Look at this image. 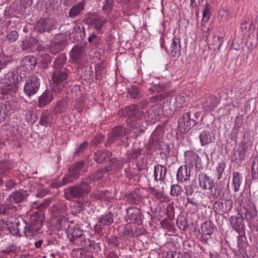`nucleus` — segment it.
<instances>
[{
    "label": "nucleus",
    "mask_w": 258,
    "mask_h": 258,
    "mask_svg": "<svg viewBox=\"0 0 258 258\" xmlns=\"http://www.w3.org/2000/svg\"><path fill=\"white\" fill-rule=\"evenodd\" d=\"M238 212L240 216H231L229 221L230 225L238 232L240 236L243 237L245 235V226L243 222L244 218L249 220L256 217L257 211L255 207L248 210L245 207L241 206L238 208Z\"/></svg>",
    "instance_id": "1"
},
{
    "label": "nucleus",
    "mask_w": 258,
    "mask_h": 258,
    "mask_svg": "<svg viewBox=\"0 0 258 258\" xmlns=\"http://www.w3.org/2000/svg\"><path fill=\"white\" fill-rule=\"evenodd\" d=\"M91 186L87 181H82L81 184L75 185L64 189V197L67 200H71L74 198H78L88 194Z\"/></svg>",
    "instance_id": "2"
},
{
    "label": "nucleus",
    "mask_w": 258,
    "mask_h": 258,
    "mask_svg": "<svg viewBox=\"0 0 258 258\" xmlns=\"http://www.w3.org/2000/svg\"><path fill=\"white\" fill-rule=\"evenodd\" d=\"M69 71L66 68L54 69L52 74V90L55 92L62 90L67 83Z\"/></svg>",
    "instance_id": "3"
},
{
    "label": "nucleus",
    "mask_w": 258,
    "mask_h": 258,
    "mask_svg": "<svg viewBox=\"0 0 258 258\" xmlns=\"http://www.w3.org/2000/svg\"><path fill=\"white\" fill-rule=\"evenodd\" d=\"M15 223L18 225L17 230L12 229V234L17 236H21V233H34L39 230V226L40 223L36 221V224L31 223L28 225L22 218H15Z\"/></svg>",
    "instance_id": "4"
},
{
    "label": "nucleus",
    "mask_w": 258,
    "mask_h": 258,
    "mask_svg": "<svg viewBox=\"0 0 258 258\" xmlns=\"http://www.w3.org/2000/svg\"><path fill=\"white\" fill-rule=\"evenodd\" d=\"M197 114H182L178 120V132L186 133L197 123Z\"/></svg>",
    "instance_id": "5"
},
{
    "label": "nucleus",
    "mask_w": 258,
    "mask_h": 258,
    "mask_svg": "<svg viewBox=\"0 0 258 258\" xmlns=\"http://www.w3.org/2000/svg\"><path fill=\"white\" fill-rule=\"evenodd\" d=\"M232 205L231 200H220L214 203L213 209L216 213L223 215L231 209Z\"/></svg>",
    "instance_id": "6"
},
{
    "label": "nucleus",
    "mask_w": 258,
    "mask_h": 258,
    "mask_svg": "<svg viewBox=\"0 0 258 258\" xmlns=\"http://www.w3.org/2000/svg\"><path fill=\"white\" fill-rule=\"evenodd\" d=\"M39 79L33 77L28 79L24 87V91L29 96L34 95L38 90L40 86Z\"/></svg>",
    "instance_id": "7"
},
{
    "label": "nucleus",
    "mask_w": 258,
    "mask_h": 258,
    "mask_svg": "<svg viewBox=\"0 0 258 258\" xmlns=\"http://www.w3.org/2000/svg\"><path fill=\"white\" fill-rule=\"evenodd\" d=\"M54 26V21L51 18L40 19L35 27L36 31L40 33L50 32Z\"/></svg>",
    "instance_id": "8"
},
{
    "label": "nucleus",
    "mask_w": 258,
    "mask_h": 258,
    "mask_svg": "<svg viewBox=\"0 0 258 258\" xmlns=\"http://www.w3.org/2000/svg\"><path fill=\"white\" fill-rule=\"evenodd\" d=\"M85 55V48L81 45H76L71 51V58L74 62L80 63Z\"/></svg>",
    "instance_id": "9"
},
{
    "label": "nucleus",
    "mask_w": 258,
    "mask_h": 258,
    "mask_svg": "<svg viewBox=\"0 0 258 258\" xmlns=\"http://www.w3.org/2000/svg\"><path fill=\"white\" fill-rule=\"evenodd\" d=\"M126 130L122 126H116L113 128L112 132L108 135V143L111 144L118 139L126 134Z\"/></svg>",
    "instance_id": "10"
},
{
    "label": "nucleus",
    "mask_w": 258,
    "mask_h": 258,
    "mask_svg": "<svg viewBox=\"0 0 258 258\" xmlns=\"http://www.w3.org/2000/svg\"><path fill=\"white\" fill-rule=\"evenodd\" d=\"M199 180L200 187L203 189H209L212 191L214 187L213 180L206 174L200 173L199 175Z\"/></svg>",
    "instance_id": "11"
},
{
    "label": "nucleus",
    "mask_w": 258,
    "mask_h": 258,
    "mask_svg": "<svg viewBox=\"0 0 258 258\" xmlns=\"http://www.w3.org/2000/svg\"><path fill=\"white\" fill-rule=\"evenodd\" d=\"M36 64V59L32 55L25 56L21 63V69L25 72L33 70Z\"/></svg>",
    "instance_id": "12"
},
{
    "label": "nucleus",
    "mask_w": 258,
    "mask_h": 258,
    "mask_svg": "<svg viewBox=\"0 0 258 258\" xmlns=\"http://www.w3.org/2000/svg\"><path fill=\"white\" fill-rule=\"evenodd\" d=\"M127 218L126 221L128 223H137L141 220V210L139 208L131 207L126 209Z\"/></svg>",
    "instance_id": "13"
},
{
    "label": "nucleus",
    "mask_w": 258,
    "mask_h": 258,
    "mask_svg": "<svg viewBox=\"0 0 258 258\" xmlns=\"http://www.w3.org/2000/svg\"><path fill=\"white\" fill-rule=\"evenodd\" d=\"M202 146H206L212 143L215 139L214 134L209 128L203 131L199 136Z\"/></svg>",
    "instance_id": "14"
},
{
    "label": "nucleus",
    "mask_w": 258,
    "mask_h": 258,
    "mask_svg": "<svg viewBox=\"0 0 258 258\" xmlns=\"http://www.w3.org/2000/svg\"><path fill=\"white\" fill-rule=\"evenodd\" d=\"M22 77L17 72H9L5 76V83L8 86L16 85L22 81Z\"/></svg>",
    "instance_id": "15"
},
{
    "label": "nucleus",
    "mask_w": 258,
    "mask_h": 258,
    "mask_svg": "<svg viewBox=\"0 0 258 258\" xmlns=\"http://www.w3.org/2000/svg\"><path fill=\"white\" fill-rule=\"evenodd\" d=\"M248 146L245 143H241L237 150L234 153V160L237 163L241 162L245 159Z\"/></svg>",
    "instance_id": "16"
},
{
    "label": "nucleus",
    "mask_w": 258,
    "mask_h": 258,
    "mask_svg": "<svg viewBox=\"0 0 258 258\" xmlns=\"http://www.w3.org/2000/svg\"><path fill=\"white\" fill-rule=\"evenodd\" d=\"M113 222V215L111 212L104 216H102L98 223V234L103 233L102 231L103 227L109 225Z\"/></svg>",
    "instance_id": "17"
},
{
    "label": "nucleus",
    "mask_w": 258,
    "mask_h": 258,
    "mask_svg": "<svg viewBox=\"0 0 258 258\" xmlns=\"http://www.w3.org/2000/svg\"><path fill=\"white\" fill-rule=\"evenodd\" d=\"M28 196L26 190H20L14 192L9 197L10 203H19L22 202Z\"/></svg>",
    "instance_id": "18"
},
{
    "label": "nucleus",
    "mask_w": 258,
    "mask_h": 258,
    "mask_svg": "<svg viewBox=\"0 0 258 258\" xmlns=\"http://www.w3.org/2000/svg\"><path fill=\"white\" fill-rule=\"evenodd\" d=\"M190 170H188L186 165L181 166L178 170L176 177L178 182L186 181L189 179Z\"/></svg>",
    "instance_id": "19"
},
{
    "label": "nucleus",
    "mask_w": 258,
    "mask_h": 258,
    "mask_svg": "<svg viewBox=\"0 0 258 258\" xmlns=\"http://www.w3.org/2000/svg\"><path fill=\"white\" fill-rule=\"evenodd\" d=\"M166 51L172 56L176 57L180 51V39L174 37L169 48H165Z\"/></svg>",
    "instance_id": "20"
},
{
    "label": "nucleus",
    "mask_w": 258,
    "mask_h": 258,
    "mask_svg": "<svg viewBox=\"0 0 258 258\" xmlns=\"http://www.w3.org/2000/svg\"><path fill=\"white\" fill-rule=\"evenodd\" d=\"M167 172L166 166L161 165H156L154 166V176L156 181H164Z\"/></svg>",
    "instance_id": "21"
},
{
    "label": "nucleus",
    "mask_w": 258,
    "mask_h": 258,
    "mask_svg": "<svg viewBox=\"0 0 258 258\" xmlns=\"http://www.w3.org/2000/svg\"><path fill=\"white\" fill-rule=\"evenodd\" d=\"M218 99L215 96L209 97L204 105V109L205 112H212L214 110L215 108L218 103Z\"/></svg>",
    "instance_id": "22"
},
{
    "label": "nucleus",
    "mask_w": 258,
    "mask_h": 258,
    "mask_svg": "<svg viewBox=\"0 0 258 258\" xmlns=\"http://www.w3.org/2000/svg\"><path fill=\"white\" fill-rule=\"evenodd\" d=\"M148 103L146 100L141 102L139 105L132 104L125 107L124 111L125 113L139 112L140 109L146 108Z\"/></svg>",
    "instance_id": "23"
},
{
    "label": "nucleus",
    "mask_w": 258,
    "mask_h": 258,
    "mask_svg": "<svg viewBox=\"0 0 258 258\" xmlns=\"http://www.w3.org/2000/svg\"><path fill=\"white\" fill-rule=\"evenodd\" d=\"M232 176L233 190L235 192H237L239 190L240 186L242 182V176L238 171H233Z\"/></svg>",
    "instance_id": "24"
},
{
    "label": "nucleus",
    "mask_w": 258,
    "mask_h": 258,
    "mask_svg": "<svg viewBox=\"0 0 258 258\" xmlns=\"http://www.w3.org/2000/svg\"><path fill=\"white\" fill-rule=\"evenodd\" d=\"M84 1H82L72 7L69 11V17L72 18H75L78 16L81 12L84 10Z\"/></svg>",
    "instance_id": "25"
},
{
    "label": "nucleus",
    "mask_w": 258,
    "mask_h": 258,
    "mask_svg": "<svg viewBox=\"0 0 258 258\" xmlns=\"http://www.w3.org/2000/svg\"><path fill=\"white\" fill-rule=\"evenodd\" d=\"M202 233L205 235H211L214 231L215 226L211 220L206 221L201 225Z\"/></svg>",
    "instance_id": "26"
},
{
    "label": "nucleus",
    "mask_w": 258,
    "mask_h": 258,
    "mask_svg": "<svg viewBox=\"0 0 258 258\" xmlns=\"http://www.w3.org/2000/svg\"><path fill=\"white\" fill-rule=\"evenodd\" d=\"M83 234V231L78 227H75L73 228H70L67 232V236L70 241L74 240L75 239L82 236Z\"/></svg>",
    "instance_id": "27"
},
{
    "label": "nucleus",
    "mask_w": 258,
    "mask_h": 258,
    "mask_svg": "<svg viewBox=\"0 0 258 258\" xmlns=\"http://www.w3.org/2000/svg\"><path fill=\"white\" fill-rule=\"evenodd\" d=\"M16 211V207L11 204H3L0 205V214L10 215Z\"/></svg>",
    "instance_id": "28"
},
{
    "label": "nucleus",
    "mask_w": 258,
    "mask_h": 258,
    "mask_svg": "<svg viewBox=\"0 0 258 258\" xmlns=\"http://www.w3.org/2000/svg\"><path fill=\"white\" fill-rule=\"evenodd\" d=\"M84 161H81L72 165L69 169V172L76 173L78 179L80 175V171L84 166Z\"/></svg>",
    "instance_id": "29"
},
{
    "label": "nucleus",
    "mask_w": 258,
    "mask_h": 258,
    "mask_svg": "<svg viewBox=\"0 0 258 258\" xmlns=\"http://www.w3.org/2000/svg\"><path fill=\"white\" fill-rule=\"evenodd\" d=\"M251 173L253 180L258 179V155L253 158L251 163Z\"/></svg>",
    "instance_id": "30"
},
{
    "label": "nucleus",
    "mask_w": 258,
    "mask_h": 258,
    "mask_svg": "<svg viewBox=\"0 0 258 258\" xmlns=\"http://www.w3.org/2000/svg\"><path fill=\"white\" fill-rule=\"evenodd\" d=\"M11 163L8 161L0 162V174L3 176L7 175L12 168Z\"/></svg>",
    "instance_id": "31"
},
{
    "label": "nucleus",
    "mask_w": 258,
    "mask_h": 258,
    "mask_svg": "<svg viewBox=\"0 0 258 258\" xmlns=\"http://www.w3.org/2000/svg\"><path fill=\"white\" fill-rule=\"evenodd\" d=\"M52 99L53 97L51 93L47 92L44 93L40 97V98L39 99V105L41 107L44 106L45 105L50 102Z\"/></svg>",
    "instance_id": "32"
},
{
    "label": "nucleus",
    "mask_w": 258,
    "mask_h": 258,
    "mask_svg": "<svg viewBox=\"0 0 258 258\" xmlns=\"http://www.w3.org/2000/svg\"><path fill=\"white\" fill-rule=\"evenodd\" d=\"M252 21L249 18H245L243 19L241 23V30L242 33L246 34L251 29L252 26Z\"/></svg>",
    "instance_id": "33"
},
{
    "label": "nucleus",
    "mask_w": 258,
    "mask_h": 258,
    "mask_svg": "<svg viewBox=\"0 0 258 258\" xmlns=\"http://www.w3.org/2000/svg\"><path fill=\"white\" fill-rule=\"evenodd\" d=\"M67 57L63 54L59 55L55 60L53 66L54 69H60L61 68H64L63 67V65L64 64L66 61Z\"/></svg>",
    "instance_id": "34"
},
{
    "label": "nucleus",
    "mask_w": 258,
    "mask_h": 258,
    "mask_svg": "<svg viewBox=\"0 0 258 258\" xmlns=\"http://www.w3.org/2000/svg\"><path fill=\"white\" fill-rule=\"evenodd\" d=\"M64 42L63 41L55 42L50 48V52L53 54L62 51L64 48Z\"/></svg>",
    "instance_id": "35"
},
{
    "label": "nucleus",
    "mask_w": 258,
    "mask_h": 258,
    "mask_svg": "<svg viewBox=\"0 0 258 258\" xmlns=\"http://www.w3.org/2000/svg\"><path fill=\"white\" fill-rule=\"evenodd\" d=\"M67 104L64 100L58 101L53 111L55 113H63L67 111Z\"/></svg>",
    "instance_id": "36"
},
{
    "label": "nucleus",
    "mask_w": 258,
    "mask_h": 258,
    "mask_svg": "<svg viewBox=\"0 0 258 258\" xmlns=\"http://www.w3.org/2000/svg\"><path fill=\"white\" fill-rule=\"evenodd\" d=\"M71 208L72 213L76 215L80 213L83 210V204L81 201H74L72 203Z\"/></svg>",
    "instance_id": "37"
},
{
    "label": "nucleus",
    "mask_w": 258,
    "mask_h": 258,
    "mask_svg": "<svg viewBox=\"0 0 258 258\" xmlns=\"http://www.w3.org/2000/svg\"><path fill=\"white\" fill-rule=\"evenodd\" d=\"M76 173H71L69 172V174H67L62 179V183L59 186H63L66 185L69 183L73 182L74 180L77 179V176Z\"/></svg>",
    "instance_id": "38"
},
{
    "label": "nucleus",
    "mask_w": 258,
    "mask_h": 258,
    "mask_svg": "<svg viewBox=\"0 0 258 258\" xmlns=\"http://www.w3.org/2000/svg\"><path fill=\"white\" fill-rule=\"evenodd\" d=\"M246 43L248 47L252 48L256 47L258 44V36H255L253 34L249 35L246 39Z\"/></svg>",
    "instance_id": "39"
},
{
    "label": "nucleus",
    "mask_w": 258,
    "mask_h": 258,
    "mask_svg": "<svg viewBox=\"0 0 258 258\" xmlns=\"http://www.w3.org/2000/svg\"><path fill=\"white\" fill-rule=\"evenodd\" d=\"M229 17L228 10L225 8L221 9L219 11L218 18L221 22H226L228 21Z\"/></svg>",
    "instance_id": "40"
},
{
    "label": "nucleus",
    "mask_w": 258,
    "mask_h": 258,
    "mask_svg": "<svg viewBox=\"0 0 258 258\" xmlns=\"http://www.w3.org/2000/svg\"><path fill=\"white\" fill-rule=\"evenodd\" d=\"M127 202L131 204L138 205L141 202V199L138 197L136 194L129 193L126 196Z\"/></svg>",
    "instance_id": "41"
},
{
    "label": "nucleus",
    "mask_w": 258,
    "mask_h": 258,
    "mask_svg": "<svg viewBox=\"0 0 258 258\" xmlns=\"http://www.w3.org/2000/svg\"><path fill=\"white\" fill-rule=\"evenodd\" d=\"M50 114H41L40 124L42 125H47L52 122L51 116Z\"/></svg>",
    "instance_id": "42"
},
{
    "label": "nucleus",
    "mask_w": 258,
    "mask_h": 258,
    "mask_svg": "<svg viewBox=\"0 0 258 258\" xmlns=\"http://www.w3.org/2000/svg\"><path fill=\"white\" fill-rule=\"evenodd\" d=\"M226 167V164L224 162H221L218 163L216 168V171L218 174L217 178L220 179L222 178V175Z\"/></svg>",
    "instance_id": "43"
},
{
    "label": "nucleus",
    "mask_w": 258,
    "mask_h": 258,
    "mask_svg": "<svg viewBox=\"0 0 258 258\" xmlns=\"http://www.w3.org/2000/svg\"><path fill=\"white\" fill-rule=\"evenodd\" d=\"M223 41V37L220 36H214V42L210 45L212 46L213 45V49L214 50H218Z\"/></svg>",
    "instance_id": "44"
},
{
    "label": "nucleus",
    "mask_w": 258,
    "mask_h": 258,
    "mask_svg": "<svg viewBox=\"0 0 258 258\" xmlns=\"http://www.w3.org/2000/svg\"><path fill=\"white\" fill-rule=\"evenodd\" d=\"M111 156V152L108 151H102L99 153V161L103 162L109 161Z\"/></svg>",
    "instance_id": "45"
},
{
    "label": "nucleus",
    "mask_w": 258,
    "mask_h": 258,
    "mask_svg": "<svg viewBox=\"0 0 258 258\" xmlns=\"http://www.w3.org/2000/svg\"><path fill=\"white\" fill-rule=\"evenodd\" d=\"M71 242L78 246L83 247L86 245L87 241L84 235L83 234L82 236L75 239L74 240H73Z\"/></svg>",
    "instance_id": "46"
},
{
    "label": "nucleus",
    "mask_w": 258,
    "mask_h": 258,
    "mask_svg": "<svg viewBox=\"0 0 258 258\" xmlns=\"http://www.w3.org/2000/svg\"><path fill=\"white\" fill-rule=\"evenodd\" d=\"M210 9L211 7L209 4L207 3L204 7V10L203 12V21L207 22L210 17Z\"/></svg>",
    "instance_id": "47"
},
{
    "label": "nucleus",
    "mask_w": 258,
    "mask_h": 258,
    "mask_svg": "<svg viewBox=\"0 0 258 258\" xmlns=\"http://www.w3.org/2000/svg\"><path fill=\"white\" fill-rule=\"evenodd\" d=\"M182 191L181 187L178 184L172 185L171 187L170 194L173 196H178Z\"/></svg>",
    "instance_id": "48"
},
{
    "label": "nucleus",
    "mask_w": 258,
    "mask_h": 258,
    "mask_svg": "<svg viewBox=\"0 0 258 258\" xmlns=\"http://www.w3.org/2000/svg\"><path fill=\"white\" fill-rule=\"evenodd\" d=\"M175 103L176 107L181 108L185 101V98L182 95H178L175 98Z\"/></svg>",
    "instance_id": "49"
},
{
    "label": "nucleus",
    "mask_w": 258,
    "mask_h": 258,
    "mask_svg": "<svg viewBox=\"0 0 258 258\" xmlns=\"http://www.w3.org/2000/svg\"><path fill=\"white\" fill-rule=\"evenodd\" d=\"M128 94L132 98H136L140 96V91L137 87L132 86L128 89Z\"/></svg>",
    "instance_id": "50"
},
{
    "label": "nucleus",
    "mask_w": 258,
    "mask_h": 258,
    "mask_svg": "<svg viewBox=\"0 0 258 258\" xmlns=\"http://www.w3.org/2000/svg\"><path fill=\"white\" fill-rule=\"evenodd\" d=\"M88 145V144L86 142H85L83 143L82 144H81V145H80V146H79L76 149L75 155L76 156H78L80 154L83 153L84 151L86 149V148L87 147Z\"/></svg>",
    "instance_id": "51"
},
{
    "label": "nucleus",
    "mask_w": 258,
    "mask_h": 258,
    "mask_svg": "<svg viewBox=\"0 0 258 258\" xmlns=\"http://www.w3.org/2000/svg\"><path fill=\"white\" fill-rule=\"evenodd\" d=\"M141 149H135L133 150L132 152L128 154L127 159L129 160L132 159H136L138 157L141 155Z\"/></svg>",
    "instance_id": "52"
},
{
    "label": "nucleus",
    "mask_w": 258,
    "mask_h": 258,
    "mask_svg": "<svg viewBox=\"0 0 258 258\" xmlns=\"http://www.w3.org/2000/svg\"><path fill=\"white\" fill-rule=\"evenodd\" d=\"M169 94L168 93L160 94L156 96H154L151 98V100L154 101H161L162 100L164 99L166 97H168Z\"/></svg>",
    "instance_id": "53"
},
{
    "label": "nucleus",
    "mask_w": 258,
    "mask_h": 258,
    "mask_svg": "<svg viewBox=\"0 0 258 258\" xmlns=\"http://www.w3.org/2000/svg\"><path fill=\"white\" fill-rule=\"evenodd\" d=\"M150 193L156 199L161 201L163 196L162 192L155 188L154 187L150 188Z\"/></svg>",
    "instance_id": "54"
},
{
    "label": "nucleus",
    "mask_w": 258,
    "mask_h": 258,
    "mask_svg": "<svg viewBox=\"0 0 258 258\" xmlns=\"http://www.w3.org/2000/svg\"><path fill=\"white\" fill-rule=\"evenodd\" d=\"M75 108L79 113L85 111L86 109L84 102L81 100L75 103Z\"/></svg>",
    "instance_id": "55"
},
{
    "label": "nucleus",
    "mask_w": 258,
    "mask_h": 258,
    "mask_svg": "<svg viewBox=\"0 0 258 258\" xmlns=\"http://www.w3.org/2000/svg\"><path fill=\"white\" fill-rule=\"evenodd\" d=\"M19 37L18 32L16 31H12L7 35V38L11 42H14L17 40Z\"/></svg>",
    "instance_id": "56"
},
{
    "label": "nucleus",
    "mask_w": 258,
    "mask_h": 258,
    "mask_svg": "<svg viewBox=\"0 0 258 258\" xmlns=\"http://www.w3.org/2000/svg\"><path fill=\"white\" fill-rule=\"evenodd\" d=\"M40 55L42 58L41 61L43 63H48L51 62V58L49 54L45 53H42Z\"/></svg>",
    "instance_id": "57"
},
{
    "label": "nucleus",
    "mask_w": 258,
    "mask_h": 258,
    "mask_svg": "<svg viewBox=\"0 0 258 258\" xmlns=\"http://www.w3.org/2000/svg\"><path fill=\"white\" fill-rule=\"evenodd\" d=\"M112 3L113 0H106L103 7V9L105 11L108 12L109 11L111 10L112 7Z\"/></svg>",
    "instance_id": "58"
},
{
    "label": "nucleus",
    "mask_w": 258,
    "mask_h": 258,
    "mask_svg": "<svg viewBox=\"0 0 258 258\" xmlns=\"http://www.w3.org/2000/svg\"><path fill=\"white\" fill-rule=\"evenodd\" d=\"M167 214L168 215V217L170 220L173 219L174 217V209L172 206H169L167 207L166 209Z\"/></svg>",
    "instance_id": "59"
},
{
    "label": "nucleus",
    "mask_w": 258,
    "mask_h": 258,
    "mask_svg": "<svg viewBox=\"0 0 258 258\" xmlns=\"http://www.w3.org/2000/svg\"><path fill=\"white\" fill-rule=\"evenodd\" d=\"M32 45V42L29 40H25L22 42V48L24 50H27Z\"/></svg>",
    "instance_id": "60"
},
{
    "label": "nucleus",
    "mask_w": 258,
    "mask_h": 258,
    "mask_svg": "<svg viewBox=\"0 0 258 258\" xmlns=\"http://www.w3.org/2000/svg\"><path fill=\"white\" fill-rule=\"evenodd\" d=\"M108 240L110 243L116 246H118L120 243V241L118 240V238L115 236H110Z\"/></svg>",
    "instance_id": "61"
},
{
    "label": "nucleus",
    "mask_w": 258,
    "mask_h": 258,
    "mask_svg": "<svg viewBox=\"0 0 258 258\" xmlns=\"http://www.w3.org/2000/svg\"><path fill=\"white\" fill-rule=\"evenodd\" d=\"M39 191L36 194V196L38 198H41L44 197L46 195V191L42 189L41 185H38Z\"/></svg>",
    "instance_id": "62"
},
{
    "label": "nucleus",
    "mask_w": 258,
    "mask_h": 258,
    "mask_svg": "<svg viewBox=\"0 0 258 258\" xmlns=\"http://www.w3.org/2000/svg\"><path fill=\"white\" fill-rule=\"evenodd\" d=\"M184 190H185V194L187 196H191L194 191V189L193 186L190 185L185 186Z\"/></svg>",
    "instance_id": "63"
},
{
    "label": "nucleus",
    "mask_w": 258,
    "mask_h": 258,
    "mask_svg": "<svg viewBox=\"0 0 258 258\" xmlns=\"http://www.w3.org/2000/svg\"><path fill=\"white\" fill-rule=\"evenodd\" d=\"M179 252L176 251H169L166 252L165 258H177Z\"/></svg>",
    "instance_id": "64"
}]
</instances>
